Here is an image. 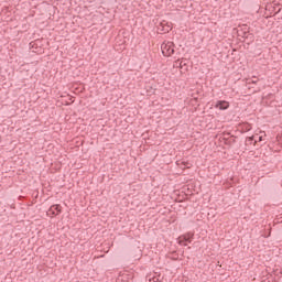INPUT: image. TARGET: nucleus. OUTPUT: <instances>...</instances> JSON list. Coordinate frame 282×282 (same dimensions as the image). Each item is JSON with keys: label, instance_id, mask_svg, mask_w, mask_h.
<instances>
[{"label": "nucleus", "instance_id": "1a4fd4ad", "mask_svg": "<svg viewBox=\"0 0 282 282\" xmlns=\"http://www.w3.org/2000/svg\"><path fill=\"white\" fill-rule=\"evenodd\" d=\"M254 140H256V137H254V135L248 137V138L246 139V143H247V144H252V143L254 142Z\"/></svg>", "mask_w": 282, "mask_h": 282}, {"label": "nucleus", "instance_id": "7ed1b4c3", "mask_svg": "<svg viewBox=\"0 0 282 282\" xmlns=\"http://www.w3.org/2000/svg\"><path fill=\"white\" fill-rule=\"evenodd\" d=\"M62 207L61 205L56 204V205H52L47 212V215H53V216H56V215H61L62 213Z\"/></svg>", "mask_w": 282, "mask_h": 282}, {"label": "nucleus", "instance_id": "9d476101", "mask_svg": "<svg viewBox=\"0 0 282 282\" xmlns=\"http://www.w3.org/2000/svg\"><path fill=\"white\" fill-rule=\"evenodd\" d=\"M149 281L150 282H158V281H160V275H154L152 278H149Z\"/></svg>", "mask_w": 282, "mask_h": 282}, {"label": "nucleus", "instance_id": "6e6552de", "mask_svg": "<svg viewBox=\"0 0 282 282\" xmlns=\"http://www.w3.org/2000/svg\"><path fill=\"white\" fill-rule=\"evenodd\" d=\"M257 83H259V78H257V76L251 77L248 82L249 85H257Z\"/></svg>", "mask_w": 282, "mask_h": 282}, {"label": "nucleus", "instance_id": "0eeeda50", "mask_svg": "<svg viewBox=\"0 0 282 282\" xmlns=\"http://www.w3.org/2000/svg\"><path fill=\"white\" fill-rule=\"evenodd\" d=\"M242 131L246 133L248 131H252V124L250 123H242L241 126Z\"/></svg>", "mask_w": 282, "mask_h": 282}, {"label": "nucleus", "instance_id": "f03ea898", "mask_svg": "<svg viewBox=\"0 0 282 282\" xmlns=\"http://www.w3.org/2000/svg\"><path fill=\"white\" fill-rule=\"evenodd\" d=\"M193 237H195V234H191V232L178 237L180 246H188V243H191V241H193Z\"/></svg>", "mask_w": 282, "mask_h": 282}, {"label": "nucleus", "instance_id": "423d86ee", "mask_svg": "<svg viewBox=\"0 0 282 282\" xmlns=\"http://www.w3.org/2000/svg\"><path fill=\"white\" fill-rule=\"evenodd\" d=\"M161 28H162L161 32H164L165 34L171 32L172 30L171 25H169L167 22H162Z\"/></svg>", "mask_w": 282, "mask_h": 282}, {"label": "nucleus", "instance_id": "39448f33", "mask_svg": "<svg viewBox=\"0 0 282 282\" xmlns=\"http://www.w3.org/2000/svg\"><path fill=\"white\" fill-rule=\"evenodd\" d=\"M238 36H241L242 39H253L254 35L250 34L247 31H238Z\"/></svg>", "mask_w": 282, "mask_h": 282}, {"label": "nucleus", "instance_id": "f257e3e1", "mask_svg": "<svg viewBox=\"0 0 282 282\" xmlns=\"http://www.w3.org/2000/svg\"><path fill=\"white\" fill-rule=\"evenodd\" d=\"M161 50L163 56H173L175 54V44L173 42L163 43Z\"/></svg>", "mask_w": 282, "mask_h": 282}, {"label": "nucleus", "instance_id": "9b49d317", "mask_svg": "<svg viewBox=\"0 0 282 282\" xmlns=\"http://www.w3.org/2000/svg\"><path fill=\"white\" fill-rule=\"evenodd\" d=\"M254 144H257V142H263V137L254 135Z\"/></svg>", "mask_w": 282, "mask_h": 282}, {"label": "nucleus", "instance_id": "20e7f679", "mask_svg": "<svg viewBox=\"0 0 282 282\" xmlns=\"http://www.w3.org/2000/svg\"><path fill=\"white\" fill-rule=\"evenodd\" d=\"M230 107V102L226 100H218L215 105L216 109H220V111H226Z\"/></svg>", "mask_w": 282, "mask_h": 282}]
</instances>
